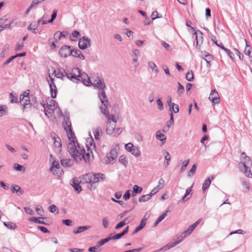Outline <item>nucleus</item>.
<instances>
[{"label": "nucleus", "instance_id": "f257e3e1", "mask_svg": "<svg viewBox=\"0 0 252 252\" xmlns=\"http://www.w3.org/2000/svg\"><path fill=\"white\" fill-rule=\"evenodd\" d=\"M67 144V151L73 159L77 162L84 159L86 162H90L93 158V150L95 148V145L92 144L93 139H91L90 146L86 144L87 151L86 152L83 147H81L77 142L76 139L74 140H69Z\"/></svg>", "mask_w": 252, "mask_h": 252}, {"label": "nucleus", "instance_id": "f03ea898", "mask_svg": "<svg viewBox=\"0 0 252 252\" xmlns=\"http://www.w3.org/2000/svg\"><path fill=\"white\" fill-rule=\"evenodd\" d=\"M240 161L238 163V167L242 170L246 177L252 178V173L251 169L252 167V160L251 158L248 156L245 152H243L240 155Z\"/></svg>", "mask_w": 252, "mask_h": 252}, {"label": "nucleus", "instance_id": "7ed1b4c3", "mask_svg": "<svg viewBox=\"0 0 252 252\" xmlns=\"http://www.w3.org/2000/svg\"><path fill=\"white\" fill-rule=\"evenodd\" d=\"M92 85L100 90V92L98 93V96L101 103L107 107V105H109V102L107 99L105 92V90L106 89V86L103 79H101L98 76H97Z\"/></svg>", "mask_w": 252, "mask_h": 252}, {"label": "nucleus", "instance_id": "20e7f679", "mask_svg": "<svg viewBox=\"0 0 252 252\" xmlns=\"http://www.w3.org/2000/svg\"><path fill=\"white\" fill-rule=\"evenodd\" d=\"M44 109V113L45 115L48 117L49 118V116L48 115V114H52L54 113L56 108H57V103L54 100L51 99L49 102L47 103V104H42L41 103Z\"/></svg>", "mask_w": 252, "mask_h": 252}, {"label": "nucleus", "instance_id": "39448f33", "mask_svg": "<svg viewBox=\"0 0 252 252\" xmlns=\"http://www.w3.org/2000/svg\"><path fill=\"white\" fill-rule=\"evenodd\" d=\"M63 128L67 133L69 140H75L76 137H75L74 134L72 132V129L71 128V124L70 121L68 120H67L63 122Z\"/></svg>", "mask_w": 252, "mask_h": 252}, {"label": "nucleus", "instance_id": "423d86ee", "mask_svg": "<svg viewBox=\"0 0 252 252\" xmlns=\"http://www.w3.org/2000/svg\"><path fill=\"white\" fill-rule=\"evenodd\" d=\"M50 136L54 141V150L56 153L61 151L62 143L60 138L54 132H52Z\"/></svg>", "mask_w": 252, "mask_h": 252}, {"label": "nucleus", "instance_id": "0eeeda50", "mask_svg": "<svg viewBox=\"0 0 252 252\" xmlns=\"http://www.w3.org/2000/svg\"><path fill=\"white\" fill-rule=\"evenodd\" d=\"M117 157V152L115 149H112L108 153L106 157L105 163L107 164H113L116 160Z\"/></svg>", "mask_w": 252, "mask_h": 252}, {"label": "nucleus", "instance_id": "6e6552de", "mask_svg": "<svg viewBox=\"0 0 252 252\" xmlns=\"http://www.w3.org/2000/svg\"><path fill=\"white\" fill-rule=\"evenodd\" d=\"M91 45V39L88 37L83 36L80 38L78 42V46L80 49L85 50Z\"/></svg>", "mask_w": 252, "mask_h": 252}, {"label": "nucleus", "instance_id": "1a4fd4ad", "mask_svg": "<svg viewBox=\"0 0 252 252\" xmlns=\"http://www.w3.org/2000/svg\"><path fill=\"white\" fill-rule=\"evenodd\" d=\"M50 80H48V82L50 87L51 96L54 98L56 97L57 93V89L54 82V79L51 77L50 75H49Z\"/></svg>", "mask_w": 252, "mask_h": 252}, {"label": "nucleus", "instance_id": "9d476101", "mask_svg": "<svg viewBox=\"0 0 252 252\" xmlns=\"http://www.w3.org/2000/svg\"><path fill=\"white\" fill-rule=\"evenodd\" d=\"M54 74H55V76L58 78H62L63 77L66 76L68 79L73 81V78H74L72 76L71 73L67 72L64 70H59L58 72L55 70L54 71Z\"/></svg>", "mask_w": 252, "mask_h": 252}, {"label": "nucleus", "instance_id": "9b49d317", "mask_svg": "<svg viewBox=\"0 0 252 252\" xmlns=\"http://www.w3.org/2000/svg\"><path fill=\"white\" fill-rule=\"evenodd\" d=\"M71 47L67 45L63 46L59 51V54L62 57L67 58L70 56Z\"/></svg>", "mask_w": 252, "mask_h": 252}, {"label": "nucleus", "instance_id": "f8f14e48", "mask_svg": "<svg viewBox=\"0 0 252 252\" xmlns=\"http://www.w3.org/2000/svg\"><path fill=\"white\" fill-rule=\"evenodd\" d=\"M209 99L214 104H219L220 103V98L219 93L216 90H214L211 92Z\"/></svg>", "mask_w": 252, "mask_h": 252}, {"label": "nucleus", "instance_id": "ddd939ff", "mask_svg": "<svg viewBox=\"0 0 252 252\" xmlns=\"http://www.w3.org/2000/svg\"><path fill=\"white\" fill-rule=\"evenodd\" d=\"M93 173H88L82 176L80 183L83 184H93Z\"/></svg>", "mask_w": 252, "mask_h": 252}, {"label": "nucleus", "instance_id": "4468645a", "mask_svg": "<svg viewBox=\"0 0 252 252\" xmlns=\"http://www.w3.org/2000/svg\"><path fill=\"white\" fill-rule=\"evenodd\" d=\"M105 176L101 173L93 174V184L99 183L105 180Z\"/></svg>", "mask_w": 252, "mask_h": 252}, {"label": "nucleus", "instance_id": "2eb2a0df", "mask_svg": "<svg viewBox=\"0 0 252 252\" xmlns=\"http://www.w3.org/2000/svg\"><path fill=\"white\" fill-rule=\"evenodd\" d=\"M81 80H82L83 83L87 86H90L93 84L90 78L86 73L83 72L81 74L80 77L79 81Z\"/></svg>", "mask_w": 252, "mask_h": 252}, {"label": "nucleus", "instance_id": "dca6fc26", "mask_svg": "<svg viewBox=\"0 0 252 252\" xmlns=\"http://www.w3.org/2000/svg\"><path fill=\"white\" fill-rule=\"evenodd\" d=\"M106 125V132L107 134H112L116 128V124H111V122L109 121L107 122Z\"/></svg>", "mask_w": 252, "mask_h": 252}, {"label": "nucleus", "instance_id": "f3484780", "mask_svg": "<svg viewBox=\"0 0 252 252\" xmlns=\"http://www.w3.org/2000/svg\"><path fill=\"white\" fill-rule=\"evenodd\" d=\"M82 73H81V69L79 68H75L72 70V76L74 78H73V82H77L80 80V77Z\"/></svg>", "mask_w": 252, "mask_h": 252}, {"label": "nucleus", "instance_id": "a211bd4d", "mask_svg": "<svg viewBox=\"0 0 252 252\" xmlns=\"http://www.w3.org/2000/svg\"><path fill=\"white\" fill-rule=\"evenodd\" d=\"M195 34H196V47L198 49H200L201 45L203 43L202 33L201 32H199V35L198 34L197 32H195Z\"/></svg>", "mask_w": 252, "mask_h": 252}, {"label": "nucleus", "instance_id": "6ab92c4d", "mask_svg": "<svg viewBox=\"0 0 252 252\" xmlns=\"http://www.w3.org/2000/svg\"><path fill=\"white\" fill-rule=\"evenodd\" d=\"M193 231V230L190 226L185 231H184L181 235V239L178 240L180 243L187 236H189Z\"/></svg>", "mask_w": 252, "mask_h": 252}, {"label": "nucleus", "instance_id": "aec40b11", "mask_svg": "<svg viewBox=\"0 0 252 252\" xmlns=\"http://www.w3.org/2000/svg\"><path fill=\"white\" fill-rule=\"evenodd\" d=\"M93 133L96 140H99L102 135V131L100 126H97L93 129Z\"/></svg>", "mask_w": 252, "mask_h": 252}, {"label": "nucleus", "instance_id": "412c9836", "mask_svg": "<svg viewBox=\"0 0 252 252\" xmlns=\"http://www.w3.org/2000/svg\"><path fill=\"white\" fill-rule=\"evenodd\" d=\"M42 21V19H39L37 21V23L31 24L28 27V30L31 31L33 33H37V28L38 27L40 22Z\"/></svg>", "mask_w": 252, "mask_h": 252}, {"label": "nucleus", "instance_id": "4be33fe9", "mask_svg": "<svg viewBox=\"0 0 252 252\" xmlns=\"http://www.w3.org/2000/svg\"><path fill=\"white\" fill-rule=\"evenodd\" d=\"M213 179L214 176H211L205 181V182L203 184L202 187V189L203 192H205L209 188L211 183L212 180H213Z\"/></svg>", "mask_w": 252, "mask_h": 252}, {"label": "nucleus", "instance_id": "5701e85b", "mask_svg": "<svg viewBox=\"0 0 252 252\" xmlns=\"http://www.w3.org/2000/svg\"><path fill=\"white\" fill-rule=\"evenodd\" d=\"M41 220H46V218H44V217L36 218V217H33L32 218H30L29 219V220H30L31 221H32V222H35L37 223H39V224H47V223L44 221Z\"/></svg>", "mask_w": 252, "mask_h": 252}, {"label": "nucleus", "instance_id": "b1692460", "mask_svg": "<svg viewBox=\"0 0 252 252\" xmlns=\"http://www.w3.org/2000/svg\"><path fill=\"white\" fill-rule=\"evenodd\" d=\"M179 244H180V242H178V241H177L175 242L170 243L167 244L166 245L163 246V247L160 248L158 251H160L162 250L166 251L167 250H169L171 248H172L175 247L176 245H178Z\"/></svg>", "mask_w": 252, "mask_h": 252}, {"label": "nucleus", "instance_id": "393cba45", "mask_svg": "<svg viewBox=\"0 0 252 252\" xmlns=\"http://www.w3.org/2000/svg\"><path fill=\"white\" fill-rule=\"evenodd\" d=\"M21 104L23 106L24 108H27L31 106L30 100L28 96H25L20 100Z\"/></svg>", "mask_w": 252, "mask_h": 252}, {"label": "nucleus", "instance_id": "a878e982", "mask_svg": "<svg viewBox=\"0 0 252 252\" xmlns=\"http://www.w3.org/2000/svg\"><path fill=\"white\" fill-rule=\"evenodd\" d=\"M241 182L243 187V189L244 192H248L250 190V183L245 179L241 178Z\"/></svg>", "mask_w": 252, "mask_h": 252}, {"label": "nucleus", "instance_id": "bb28decb", "mask_svg": "<svg viewBox=\"0 0 252 252\" xmlns=\"http://www.w3.org/2000/svg\"><path fill=\"white\" fill-rule=\"evenodd\" d=\"M60 168V164L58 161H54L52 163V166L50 168L51 172L54 174H57L58 172L57 170Z\"/></svg>", "mask_w": 252, "mask_h": 252}, {"label": "nucleus", "instance_id": "cd10ccee", "mask_svg": "<svg viewBox=\"0 0 252 252\" xmlns=\"http://www.w3.org/2000/svg\"><path fill=\"white\" fill-rule=\"evenodd\" d=\"M156 137L157 139L161 141L163 144L165 142L166 137L164 134L161 133L160 130H158L156 132Z\"/></svg>", "mask_w": 252, "mask_h": 252}, {"label": "nucleus", "instance_id": "c85d7f7f", "mask_svg": "<svg viewBox=\"0 0 252 252\" xmlns=\"http://www.w3.org/2000/svg\"><path fill=\"white\" fill-rule=\"evenodd\" d=\"M12 192H16L18 195H20L23 193V191L21 189L20 186L18 185H14L11 189Z\"/></svg>", "mask_w": 252, "mask_h": 252}, {"label": "nucleus", "instance_id": "c756f323", "mask_svg": "<svg viewBox=\"0 0 252 252\" xmlns=\"http://www.w3.org/2000/svg\"><path fill=\"white\" fill-rule=\"evenodd\" d=\"M169 211H166L165 213H163L162 215L159 216L158 218L157 219L156 221L155 222L154 224V226L156 227L159 222H160L167 216V212H168Z\"/></svg>", "mask_w": 252, "mask_h": 252}, {"label": "nucleus", "instance_id": "7c9ffc66", "mask_svg": "<svg viewBox=\"0 0 252 252\" xmlns=\"http://www.w3.org/2000/svg\"><path fill=\"white\" fill-rule=\"evenodd\" d=\"M70 184L77 193H79L82 190V188L78 182H76L75 180H73Z\"/></svg>", "mask_w": 252, "mask_h": 252}, {"label": "nucleus", "instance_id": "2f4dec72", "mask_svg": "<svg viewBox=\"0 0 252 252\" xmlns=\"http://www.w3.org/2000/svg\"><path fill=\"white\" fill-rule=\"evenodd\" d=\"M91 227V226H81L77 227L76 230H74L73 233L74 234H78L82 232L85 231L89 229Z\"/></svg>", "mask_w": 252, "mask_h": 252}, {"label": "nucleus", "instance_id": "473e14b6", "mask_svg": "<svg viewBox=\"0 0 252 252\" xmlns=\"http://www.w3.org/2000/svg\"><path fill=\"white\" fill-rule=\"evenodd\" d=\"M57 11L56 10H54L53 13L51 15V18L48 21H43L42 22V25H45L47 23H52L54 20L56 19L57 17Z\"/></svg>", "mask_w": 252, "mask_h": 252}, {"label": "nucleus", "instance_id": "72a5a7b5", "mask_svg": "<svg viewBox=\"0 0 252 252\" xmlns=\"http://www.w3.org/2000/svg\"><path fill=\"white\" fill-rule=\"evenodd\" d=\"M61 165L65 167H68L71 166V160L69 159H63L61 160Z\"/></svg>", "mask_w": 252, "mask_h": 252}, {"label": "nucleus", "instance_id": "f704fd0d", "mask_svg": "<svg viewBox=\"0 0 252 252\" xmlns=\"http://www.w3.org/2000/svg\"><path fill=\"white\" fill-rule=\"evenodd\" d=\"M13 167L16 171H17L24 172L25 171V169L23 166L17 163L13 164Z\"/></svg>", "mask_w": 252, "mask_h": 252}, {"label": "nucleus", "instance_id": "c9c22d12", "mask_svg": "<svg viewBox=\"0 0 252 252\" xmlns=\"http://www.w3.org/2000/svg\"><path fill=\"white\" fill-rule=\"evenodd\" d=\"M7 113V107L5 105H0V117Z\"/></svg>", "mask_w": 252, "mask_h": 252}, {"label": "nucleus", "instance_id": "e433bc0d", "mask_svg": "<svg viewBox=\"0 0 252 252\" xmlns=\"http://www.w3.org/2000/svg\"><path fill=\"white\" fill-rule=\"evenodd\" d=\"M142 190V188L138 186L137 185H134L133 188V191L132 195L135 196L136 194L140 193Z\"/></svg>", "mask_w": 252, "mask_h": 252}, {"label": "nucleus", "instance_id": "4c0bfd02", "mask_svg": "<svg viewBox=\"0 0 252 252\" xmlns=\"http://www.w3.org/2000/svg\"><path fill=\"white\" fill-rule=\"evenodd\" d=\"M245 42L246 43V48L244 50V53L246 55L250 56L251 53V48L248 45L247 40L246 39H245Z\"/></svg>", "mask_w": 252, "mask_h": 252}, {"label": "nucleus", "instance_id": "58836bf2", "mask_svg": "<svg viewBox=\"0 0 252 252\" xmlns=\"http://www.w3.org/2000/svg\"><path fill=\"white\" fill-rule=\"evenodd\" d=\"M132 155L136 157H138L141 155V152L137 147H134V148L131 150V151L130 152Z\"/></svg>", "mask_w": 252, "mask_h": 252}, {"label": "nucleus", "instance_id": "ea45409f", "mask_svg": "<svg viewBox=\"0 0 252 252\" xmlns=\"http://www.w3.org/2000/svg\"><path fill=\"white\" fill-rule=\"evenodd\" d=\"M148 66L151 68L153 71H154L156 73L158 72V68L156 64L153 62H149L148 63Z\"/></svg>", "mask_w": 252, "mask_h": 252}, {"label": "nucleus", "instance_id": "a19ab883", "mask_svg": "<svg viewBox=\"0 0 252 252\" xmlns=\"http://www.w3.org/2000/svg\"><path fill=\"white\" fill-rule=\"evenodd\" d=\"M3 224L7 228L10 229H14L16 227L15 223L12 222H4Z\"/></svg>", "mask_w": 252, "mask_h": 252}, {"label": "nucleus", "instance_id": "79ce46f5", "mask_svg": "<svg viewBox=\"0 0 252 252\" xmlns=\"http://www.w3.org/2000/svg\"><path fill=\"white\" fill-rule=\"evenodd\" d=\"M146 225V224L144 223V221H140V224L139 226H137L135 229L134 231L133 232V234H135L140 231L142 228L144 227Z\"/></svg>", "mask_w": 252, "mask_h": 252}, {"label": "nucleus", "instance_id": "37998d69", "mask_svg": "<svg viewBox=\"0 0 252 252\" xmlns=\"http://www.w3.org/2000/svg\"><path fill=\"white\" fill-rule=\"evenodd\" d=\"M107 115L106 116V117L108 121V122H109L110 120H111L114 123L113 124H116L117 123L118 119L116 118L114 115H110L109 113L107 114Z\"/></svg>", "mask_w": 252, "mask_h": 252}, {"label": "nucleus", "instance_id": "c03bdc74", "mask_svg": "<svg viewBox=\"0 0 252 252\" xmlns=\"http://www.w3.org/2000/svg\"><path fill=\"white\" fill-rule=\"evenodd\" d=\"M196 168H197V167H196V164H194L192 166L191 168L189 171L188 174V176L189 177H191L194 174V173H195L196 170Z\"/></svg>", "mask_w": 252, "mask_h": 252}, {"label": "nucleus", "instance_id": "a18cd8bd", "mask_svg": "<svg viewBox=\"0 0 252 252\" xmlns=\"http://www.w3.org/2000/svg\"><path fill=\"white\" fill-rule=\"evenodd\" d=\"M110 240H111V236H109L105 239H102L99 241H98L97 243V244H98L99 246H101Z\"/></svg>", "mask_w": 252, "mask_h": 252}, {"label": "nucleus", "instance_id": "49530a36", "mask_svg": "<svg viewBox=\"0 0 252 252\" xmlns=\"http://www.w3.org/2000/svg\"><path fill=\"white\" fill-rule=\"evenodd\" d=\"M151 197L149 194L143 195L139 198V202H144L150 199Z\"/></svg>", "mask_w": 252, "mask_h": 252}, {"label": "nucleus", "instance_id": "de8ad7c7", "mask_svg": "<svg viewBox=\"0 0 252 252\" xmlns=\"http://www.w3.org/2000/svg\"><path fill=\"white\" fill-rule=\"evenodd\" d=\"M99 246L97 243L95 246L90 247L88 249V251L90 252H99L100 250L99 249Z\"/></svg>", "mask_w": 252, "mask_h": 252}, {"label": "nucleus", "instance_id": "09e8293b", "mask_svg": "<svg viewBox=\"0 0 252 252\" xmlns=\"http://www.w3.org/2000/svg\"><path fill=\"white\" fill-rule=\"evenodd\" d=\"M178 89H177V93L179 95H181L184 92V87L180 82L178 83Z\"/></svg>", "mask_w": 252, "mask_h": 252}, {"label": "nucleus", "instance_id": "8fccbe9b", "mask_svg": "<svg viewBox=\"0 0 252 252\" xmlns=\"http://www.w3.org/2000/svg\"><path fill=\"white\" fill-rule=\"evenodd\" d=\"M156 102H157V105H158V109L159 110H160V111L163 110V104L162 101H161V98H158Z\"/></svg>", "mask_w": 252, "mask_h": 252}, {"label": "nucleus", "instance_id": "3c124183", "mask_svg": "<svg viewBox=\"0 0 252 252\" xmlns=\"http://www.w3.org/2000/svg\"><path fill=\"white\" fill-rule=\"evenodd\" d=\"M35 211L37 214L40 216H43L44 214V210L41 206H37L35 208Z\"/></svg>", "mask_w": 252, "mask_h": 252}, {"label": "nucleus", "instance_id": "603ef678", "mask_svg": "<svg viewBox=\"0 0 252 252\" xmlns=\"http://www.w3.org/2000/svg\"><path fill=\"white\" fill-rule=\"evenodd\" d=\"M191 191V187L189 188L186 189V193L184 196L182 198V200H184L186 198H187V200L189 199L190 197L189 196V193Z\"/></svg>", "mask_w": 252, "mask_h": 252}, {"label": "nucleus", "instance_id": "864d4df0", "mask_svg": "<svg viewBox=\"0 0 252 252\" xmlns=\"http://www.w3.org/2000/svg\"><path fill=\"white\" fill-rule=\"evenodd\" d=\"M186 77L189 81H192L194 79L193 72L192 71L188 72Z\"/></svg>", "mask_w": 252, "mask_h": 252}, {"label": "nucleus", "instance_id": "5fc2aeb1", "mask_svg": "<svg viewBox=\"0 0 252 252\" xmlns=\"http://www.w3.org/2000/svg\"><path fill=\"white\" fill-rule=\"evenodd\" d=\"M81 52L79 50H77V49L71 50V53H70V55L73 57L77 58L78 57V56L79 55V53H80Z\"/></svg>", "mask_w": 252, "mask_h": 252}, {"label": "nucleus", "instance_id": "6e6d98bb", "mask_svg": "<svg viewBox=\"0 0 252 252\" xmlns=\"http://www.w3.org/2000/svg\"><path fill=\"white\" fill-rule=\"evenodd\" d=\"M102 225L104 228H107L109 226V221L108 218L105 217L102 219Z\"/></svg>", "mask_w": 252, "mask_h": 252}, {"label": "nucleus", "instance_id": "4d7b16f0", "mask_svg": "<svg viewBox=\"0 0 252 252\" xmlns=\"http://www.w3.org/2000/svg\"><path fill=\"white\" fill-rule=\"evenodd\" d=\"M119 162L124 165L125 166H126L127 164V160L126 159V158L125 157V156H121L120 158H119Z\"/></svg>", "mask_w": 252, "mask_h": 252}, {"label": "nucleus", "instance_id": "13d9d810", "mask_svg": "<svg viewBox=\"0 0 252 252\" xmlns=\"http://www.w3.org/2000/svg\"><path fill=\"white\" fill-rule=\"evenodd\" d=\"M164 185V181L162 178H161L159 180L158 185L156 187L157 188H158L159 190H160L161 189H162Z\"/></svg>", "mask_w": 252, "mask_h": 252}, {"label": "nucleus", "instance_id": "bf43d9fd", "mask_svg": "<svg viewBox=\"0 0 252 252\" xmlns=\"http://www.w3.org/2000/svg\"><path fill=\"white\" fill-rule=\"evenodd\" d=\"M222 50L226 52V53L231 60H233V57H232V53L229 49L225 48V47H222Z\"/></svg>", "mask_w": 252, "mask_h": 252}, {"label": "nucleus", "instance_id": "052dcab7", "mask_svg": "<svg viewBox=\"0 0 252 252\" xmlns=\"http://www.w3.org/2000/svg\"><path fill=\"white\" fill-rule=\"evenodd\" d=\"M189 162V159H188L183 161L182 166V167L181 168V171L182 172V171H184L186 169V168L188 166Z\"/></svg>", "mask_w": 252, "mask_h": 252}, {"label": "nucleus", "instance_id": "680f3d73", "mask_svg": "<svg viewBox=\"0 0 252 252\" xmlns=\"http://www.w3.org/2000/svg\"><path fill=\"white\" fill-rule=\"evenodd\" d=\"M133 219H134V217L131 216H129L127 218H126L123 220L125 222V224H126L129 223L132 220H133Z\"/></svg>", "mask_w": 252, "mask_h": 252}, {"label": "nucleus", "instance_id": "e2e57ef3", "mask_svg": "<svg viewBox=\"0 0 252 252\" xmlns=\"http://www.w3.org/2000/svg\"><path fill=\"white\" fill-rule=\"evenodd\" d=\"M162 154L164 156L165 160L169 161L170 160L171 157L169 153L166 151H163L162 152Z\"/></svg>", "mask_w": 252, "mask_h": 252}, {"label": "nucleus", "instance_id": "0e129e2a", "mask_svg": "<svg viewBox=\"0 0 252 252\" xmlns=\"http://www.w3.org/2000/svg\"><path fill=\"white\" fill-rule=\"evenodd\" d=\"M134 147V146H133L131 143H128L125 145L126 149L129 152L131 151V150H132Z\"/></svg>", "mask_w": 252, "mask_h": 252}, {"label": "nucleus", "instance_id": "69168bd1", "mask_svg": "<svg viewBox=\"0 0 252 252\" xmlns=\"http://www.w3.org/2000/svg\"><path fill=\"white\" fill-rule=\"evenodd\" d=\"M10 98L11 103H15L18 101V98L17 96L13 95L12 93L10 94Z\"/></svg>", "mask_w": 252, "mask_h": 252}, {"label": "nucleus", "instance_id": "338daca9", "mask_svg": "<svg viewBox=\"0 0 252 252\" xmlns=\"http://www.w3.org/2000/svg\"><path fill=\"white\" fill-rule=\"evenodd\" d=\"M123 236H124V235L121 232L120 233H118L116 235H114L113 236H111V240H118V239H120Z\"/></svg>", "mask_w": 252, "mask_h": 252}, {"label": "nucleus", "instance_id": "774afa93", "mask_svg": "<svg viewBox=\"0 0 252 252\" xmlns=\"http://www.w3.org/2000/svg\"><path fill=\"white\" fill-rule=\"evenodd\" d=\"M171 107H172V108L173 109V111H174V113H176L179 111V108L178 105L173 103L172 104V105L171 106Z\"/></svg>", "mask_w": 252, "mask_h": 252}]
</instances>
